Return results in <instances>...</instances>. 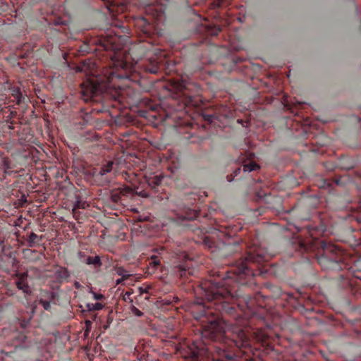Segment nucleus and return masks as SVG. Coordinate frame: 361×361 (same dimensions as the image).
<instances>
[{"mask_svg":"<svg viewBox=\"0 0 361 361\" xmlns=\"http://www.w3.org/2000/svg\"><path fill=\"white\" fill-rule=\"evenodd\" d=\"M268 260L260 247L250 248L246 256L240 257L226 276L205 280L195 289L192 311L202 329V336L219 342L214 351L197 343L183 348L180 355L190 361H235V349L250 348L251 341L245 332L247 314L252 312L255 301L244 287L252 283L255 273L252 265Z\"/></svg>","mask_w":361,"mask_h":361,"instance_id":"f257e3e1","label":"nucleus"},{"mask_svg":"<svg viewBox=\"0 0 361 361\" xmlns=\"http://www.w3.org/2000/svg\"><path fill=\"white\" fill-rule=\"evenodd\" d=\"M111 58L109 68L104 69L101 74L92 79H88L80 85L81 98L85 102L96 100L100 94L109 96L114 100L121 102V85L118 82L121 79L128 78L133 64L129 61L131 58L135 64V59L130 53L114 54Z\"/></svg>","mask_w":361,"mask_h":361,"instance_id":"f03ea898","label":"nucleus"},{"mask_svg":"<svg viewBox=\"0 0 361 361\" xmlns=\"http://www.w3.org/2000/svg\"><path fill=\"white\" fill-rule=\"evenodd\" d=\"M307 233L310 238L307 240H300L298 243V250L301 252L313 250L316 247H320L321 250L317 254V261L322 269L324 270H346L347 274L342 276L348 279L350 274L355 271L353 264L355 260L344 251L340 250L338 246L324 240L318 241L313 237V228L307 227Z\"/></svg>","mask_w":361,"mask_h":361,"instance_id":"7ed1b4c3","label":"nucleus"},{"mask_svg":"<svg viewBox=\"0 0 361 361\" xmlns=\"http://www.w3.org/2000/svg\"><path fill=\"white\" fill-rule=\"evenodd\" d=\"M137 49L140 50L144 54H149V52H153L154 57H149L142 66L146 72L156 74L160 68L164 60V54L162 51L154 45L149 42L142 43L137 47Z\"/></svg>","mask_w":361,"mask_h":361,"instance_id":"20e7f679","label":"nucleus"},{"mask_svg":"<svg viewBox=\"0 0 361 361\" xmlns=\"http://www.w3.org/2000/svg\"><path fill=\"white\" fill-rule=\"evenodd\" d=\"M173 273L181 279L194 274L193 262L185 252H175L172 256Z\"/></svg>","mask_w":361,"mask_h":361,"instance_id":"39448f33","label":"nucleus"},{"mask_svg":"<svg viewBox=\"0 0 361 361\" xmlns=\"http://www.w3.org/2000/svg\"><path fill=\"white\" fill-rule=\"evenodd\" d=\"M190 85L191 84L185 83L183 81L178 84L180 101L178 110L187 111L188 108L198 106L200 99L197 94H191L188 92Z\"/></svg>","mask_w":361,"mask_h":361,"instance_id":"423d86ee","label":"nucleus"},{"mask_svg":"<svg viewBox=\"0 0 361 361\" xmlns=\"http://www.w3.org/2000/svg\"><path fill=\"white\" fill-rule=\"evenodd\" d=\"M169 254L164 247L157 249L154 253L151 255L148 261V270L149 273H154L162 268L161 262H166L169 259Z\"/></svg>","mask_w":361,"mask_h":361,"instance_id":"0eeeda50","label":"nucleus"},{"mask_svg":"<svg viewBox=\"0 0 361 361\" xmlns=\"http://www.w3.org/2000/svg\"><path fill=\"white\" fill-rule=\"evenodd\" d=\"M59 297L57 293L54 291H42L41 292V297L39 299V304L47 311H50L51 309V302H53Z\"/></svg>","mask_w":361,"mask_h":361,"instance_id":"6e6552de","label":"nucleus"},{"mask_svg":"<svg viewBox=\"0 0 361 361\" xmlns=\"http://www.w3.org/2000/svg\"><path fill=\"white\" fill-rule=\"evenodd\" d=\"M17 281L16 284L19 290H23L24 293L29 294L31 293L30 288L27 283V279L28 274L27 272L17 273L16 274Z\"/></svg>","mask_w":361,"mask_h":361,"instance_id":"1a4fd4ad","label":"nucleus"},{"mask_svg":"<svg viewBox=\"0 0 361 361\" xmlns=\"http://www.w3.org/2000/svg\"><path fill=\"white\" fill-rule=\"evenodd\" d=\"M135 26L140 29V31L145 35H149L152 32V25L149 19L140 17L136 19Z\"/></svg>","mask_w":361,"mask_h":361,"instance_id":"9d476101","label":"nucleus"},{"mask_svg":"<svg viewBox=\"0 0 361 361\" xmlns=\"http://www.w3.org/2000/svg\"><path fill=\"white\" fill-rule=\"evenodd\" d=\"M114 161H110L107 164L103 165L99 171L96 173V176H101L102 181L104 184H108L110 183V180L106 176V175L111 172L113 168Z\"/></svg>","mask_w":361,"mask_h":361,"instance_id":"9b49d317","label":"nucleus"},{"mask_svg":"<svg viewBox=\"0 0 361 361\" xmlns=\"http://www.w3.org/2000/svg\"><path fill=\"white\" fill-rule=\"evenodd\" d=\"M54 277L59 283H62L68 281L71 274L67 268L59 267L54 271Z\"/></svg>","mask_w":361,"mask_h":361,"instance_id":"f8f14e48","label":"nucleus"},{"mask_svg":"<svg viewBox=\"0 0 361 361\" xmlns=\"http://www.w3.org/2000/svg\"><path fill=\"white\" fill-rule=\"evenodd\" d=\"M88 206L89 204L87 203V202L80 200H77L76 202L74 204L72 209L73 217L76 219H78L80 215L79 209H84Z\"/></svg>","mask_w":361,"mask_h":361,"instance_id":"ddd939ff","label":"nucleus"},{"mask_svg":"<svg viewBox=\"0 0 361 361\" xmlns=\"http://www.w3.org/2000/svg\"><path fill=\"white\" fill-rule=\"evenodd\" d=\"M10 90L11 92V95L16 99V104H20L21 103L24 102L25 97H23L20 88L18 86H11L10 87Z\"/></svg>","mask_w":361,"mask_h":361,"instance_id":"4468645a","label":"nucleus"},{"mask_svg":"<svg viewBox=\"0 0 361 361\" xmlns=\"http://www.w3.org/2000/svg\"><path fill=\"white\" fill-rule=\"evenodd\" d=\"M221 116L217 112H204L202 114L204 120L207 121L209 123H214V125H216V121H220Z\"/></svg>","mask_w":361,"mask_h":361,"instance_id":"2eb2a0df","label":"nucleus"},{"mask_svg":"<svg viewBox=\"0 0 361 361\" xmlns=\"http://www.w3.org/2000/svg\"><path fill=\"white\" fill-rule=\"evenodd\" d=\"M83 262L88 265H93L94 269H99L102 266L100 257L99 256H88L84 259Z\"/></svg>","mask_w":361,"mask_h":361,"instance_id":"dca6fc26","label":"nucleus"},{"mask_svg":"<svg viewBox=\"0 0 361 361\" xmlns=\"http://www.w3.org/2000/svg\"><path fill=\"white\" fill-rule=\"evenodd\" d=\"M163 178V176H154L148 178L147 183L149 187L155 189L157 187L161 184Z\"/></svg>","mask_w":361,"mask_h":361,"instance_id":"f3484780","label":"nucleus"},{"mask_svg":"<svg viewBox=\"0 0 361 361\" xmlns=\"http://www.w3.org/2000/svg\"><path fill=\"white\" fill-rule=\"evenodd\" d=\"M259 168V166L255 162H250L248 164H243L244 172H246V171L250 172L252 171H255Z\"/></svg>","mask_w":361,"mask_h":361,"instance_id":"a211bd4d","label":"nucleus"},{"mask_svg":"<svg viewBox=\"0 0 361 361\" xmlns=\"http://www.w3.org/2000/svg\"><path fill=\"white\" fill-rule=\"evenodd\" d=\"M87 308L90 311L100 310L103 308V305L99 302L88 303L87 304Z\"/></svg>","mask_w":361,"mask_h":361,"instance_id":"6ab92c4d","label":"nucleus"},{"mask_svg":"<svg viewBox=\"0 0 361 361\" xmlns=\"http://www.w3.org/2000/svg\"><path fill=\"white\" fill-rule=\"evenodd\" d=\"M39 237L35 233L32 232L29 235L28 245L30 247H33L35 243L39 240Z\"/></svg>","mask_w":361,"mask_h":361,"instance_id":"aec40b11","label":"nucleus"},{"mask_svg":"<svg viewBox=\"0 0 361 361\" xmlns=\"http://www.w3.org/2000/svg\"><path fill=\"white\" fill-rule=\"evenodd\" d=\"M239 243L235 242L233 245L228 244L225 245V249L228 252H238Z\"/></svg>","mask_w":361,"mask_h":361,"instance_id":"412c9836","label":"nucleus"},{"mask_svg":"<svg viewBox=\"0 0 361 361\" xmlns=\"http://www.w3.org/2000/svg\"><path fill=\"white\" fill-rule=\"evenodd\" d=\"M154 11L156 12V13L153 14L154 16V18H156V19H159L161 17V16L163 14V12L161 9L159 11H158L154 6H149L147 8V12Z\"/></svg>","mask_w":361,"mask_h":361,"instance_id":"4be33fe9","label":"nucleus"},{"mask_svg":"<svg viewBox=\"0 0 361 361\" xmlns=\"http://www.w3.org/2000/svg\"><path fill=\"white\" fill-rule=\"evenodd\" d=\"M111 200L116 204H118L121 202V196L120 192H114L111 195Z\"/></svg>","mask_w":361,"mask_h":361,"instance_id":"5701e85b","label":"nucleus"},{"mask_svg":"<svg viewBox=\"0 0 361 361\" xmlns=\"http://www.w3.org/2000/svg\"><path fill=\"white\" fill-rule=\"evenodd\" d=\"M116 272L118 275H121L122 276L123 278L124 279H128V276H130L128 272L122 267H118L116 269Z\"/></svg>","mask_w":361,"mask_h":361,"instance_id":"b1692460","label":"nucleus"},{"mask_svg":"<svg viewBox=\"0 0 361 361\" xmlns=\"http://www.w3.org/2000/svg\"><path fill=\"white\" fill-rule=\"evenodd\" d=\"M178 301V298L175 296H169L167 298L165 299V303L170 305L173 303H177Z\"/></svg>","mask_w":361,"mask_h":361,"instance_id":"393cba45","label":"nucleus"},{"mask_svg":"<svg viewBox=\"0 0 361 361\" xmlns=\"http://www.w3.org/2000/svg\"><path fill=\"white\" fill-rule=\"evenodd\" d=\"M131 312L137 317H141L143 314V313L135 306L131 307Z\"/></svg>","mask_w":361,"mask_h":361,"instance_id":"a878e982","label":"nucleus"},{"mask_svg":"<svg viewBox=\"0 0 361 361\" xmlns=\"http://www.w3.org/2000/svg\"><path fill=\"white\" fill-rule=\"evenodd\" d=\"M92 50H93V49H91V48L89 47V45L85 44H84L82 46H81V47H80V51L81 52H87V53H88V52L92 51Z\"/></svg>","mask_w":361,"mask_h":361,"instance_id":"bb28decb","label":"nucleus"},{"mask_svg":"<svg viewBox=\"0 0 361 361\" xmlns=\"http://www.w3.org/2000/svg\"><path fill=\"white\" fill-rule=\"evenodd\" d=\"M331 183L326 180H322V184L319 185L320 188L330 187Z\"/></svg>","mask_w":361,"mask_h":361,"instance_id":"cd10ccee","label":"nucleus"},{"mask_svg":"<svg viewBox=\"0 0 361 361\" xmlns=\"http://www.w3.org/2000/svg\"><path fill=\"white\" fill-rule=\"evenodd\" d=\"M150 288L149 286H147L146 288L140 287L139 288V291L140 294L147 293H148V290Z\"/></svg>","mask_w":361,"mask_h":361,"instance_id":"c85d7f7f","label":"nucleus"},{"mask_svg":"<svg viewBox=\"0 0 361 361\" xmlns=\"http://www.w3.org/2000/svg\"><path fill=\"white\" fill-rule=\"evenodd\" d=\"M11 338L12 339L23 340L25 338V336L22 334L16 335V334H13Z\"/></svg>","mask_w":361,"mask_h":361,"instance_id":"c756f323","label":"nucleus"},{"mask_svg":"<svg viewBox=\"0 0 361 361\" xmlns=\"http://www.w3.org/2000/svg\"><path fill=\"white\" fill-rule=\"evenodd\" d=\"M241 171V167L239 166L238 168H236L234 171V176H238V174L240 173Z\"/></svg>","mask_w":361,"mask_h":361,"instance_id":"7c9ffc66","label":"nucleus"},{"mask_svg":"<svg viewBox=\"0 0 361 361\" xmlns=\"http://www.w3.org/2000/svg\"><path fill=\"white\" fill-rule=\"evenodd\" d=\"M86 325L87 326L85 334H87L89 332V328L92 325V322L90 321H86Z\"/></svg>","mask_w":361,"mask_h":361,"instance_id":"2f4dec72","label":"nucleus"},{"mask_svg":"<svg viewBox=\"0 0 361 361\" xmlns=\"http://www.w3.org/2000/svg\"><path fill=\"white\" fill-rule=\"evenodd\" d=\"M28 324L29 321H24L23 322H20V326L22 327V329H25Z\"/></svg>","mask_w":361,"mask_h":361,"instance_id":"473e14b6","label":"nucleus"},{"mask_svg":"<svg viewBox=\"0 0 361 361\" xmlns=\"http://www.w3.org/2000/svg\"><path fill=\"white\" fill-rule=\"evenodd\" d=\"M78 256H79L80 259H81V260H82V258L85 259L87 257L85 254L84 252H79Z\"/></svg>","mask_w":361,"mask_h":361,"instance_id":"72a5a7b5","label":"nucleus"},{"mask_svg":"<svg viewBox=\"0 0 361 361\" xmlns=\"http://www.w3.org/2000/svg\"><path fill=\"white\" fill-rule=\"evenodd\" d=\"M74 286L76 289H80L82 288V285L78 281L74 283Z\"/></svg>","mask_w":361,"mask_h":361,"instance_id":"f704fd0d","label":"nucleus"},{"mask_svg":"<svg viewBox=\"0 0 361 361\" xmlns=\"http://www.w3.org/2000/svg\"><path fill=\"white\" fill-rule=\"evenodd\" d=\"M103 298V295L101 294H94V298L96 300H100Z\"/></svg>","mask_w":361,"mask_h":361,"instance_id":"c9c22d12","label":"nucleus"},{"mask_svg":"<svg viewBox=\"0 0 361 361\" xmlns=\"http://www.w3.org/2000/svg\"><path fill=\"white\" fill-rule=\"evenodd\" d=\"M126 279L124 278H121V279H118L116 280V284H120L123 280H125Z\"/></svg>","mask_w":361,"mask_h":361,"instance_id":"e433bc0d","label":"nucleus"},{"mask_svg":"<svg viewBox=\"0 0 361 361\" xmlns=\"http://www.w3.org/2000/svg\"><path fill=\"white\" fill-rule=\"evenodd\" d=\"M196 216H197V214L195 212V213H194V215L192 216H188L186 218L188 219H192L195 218Z\"/></svg>","mask_w":361,"mask_h":361,"instance_id":"4c0bfd02","label":"nucleus"},{"mask_svg":"<svg viewBox=\"0 0 361 361\" xmlns=\"http://www.w3.org/2000/svg\"><path fill=\"white\" fill-rule=\"evenodd\" d=\"M335 183L336 185H340L341 184V180L339 179H337V180H335Z\"/></svg>","mask_w":361,"mask_h":361,"instance_id":"58836bf2","label":"nucleus"},{"mask_svg":"<svg viewBox=\"0 0 361 361\" xmlns=\"http://www.w3.org/2000/svg\"><path fill=\"white\" fill-rule=\"evenodd\" d=\"M220 31H221V29H220V28H219V29H218V30H217V32L215 33V35H217L218 32H220Z\"/></svg>","mask_w":361,"mask_h":361,"instance_id":"ea45409f","label":"nucleus"}]
</instances>
